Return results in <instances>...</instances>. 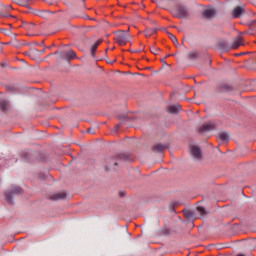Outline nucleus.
Segmentation results:
<instances>
[{
    "label": "nucleus",
    "mask_w": 256,
    "mask_h": 256,
    "mask_svg": "<svg viewBox=\"0 0 256 256\" xmlns=\"http://www.w3.org/2000/svg\"><path fill=\"white\" fill-rule=\"evenodd\" d=\"M75 57H77V54L73 50L60 52V59L69 60V59H75Z\"/></svg>",
    "instance_id": "nucleus-6"
},
{
    "label": "nucleus",
    "mask_w": 256,
    "mask_h": 256,
    "mask_svg": "<svg viewBox=\"0 0 256 256\" xmlns=\"http://www.w3.org/2000/svg\"><path fill=\"white\" fill-rule=\"evenodd\" d=\"M190 154L194 159H197L198 161L203 159V154L201 153V148H199V146L190 147Z\"/></svg>",
    "instance_id": "nucleus-4"
},
{
    "label": "nucleus",
    "mask_w": 256,
    "mask_h": 256,
    "mask_svg": "<svg viewBox=\"0 0 256 256\" xmlns=\"http://www.w3.org/2000/svg\"><path fill=\"white\" fill-rule=\"evenodd\" d=\"M7 102L5 100H0V109L2 111H7Z\"/></svg>",
    "instance_id": "nucleus-21"
},
{
    "label": "nucleus",
    "mask_w": 256,
    "mask_h": 256,
    "mask_svg": "<svg viewBox=\"0 0 256 256\" xmlns=\"http://www.w3.org/2000/svg\"><path fill=\"white\" fill-rule=\"evenodd\" d=\"M197 212L200 214V217H206V215H209V211H207L204 207L198 206L196 208Z\"/></svg>",
    "instance_id": "nucleus-16"
},
{
    "label": "nucleus",
    "mask_w": 256,
    "mask_h": 256,
    "mask_svg": "<svg viewBox=\"0 0 256 256\" xmlns=\"http://www.w3.org/2000/svg\"><path fill=\"white\" fill-rule=\"evenodd\" d=\"M184 217H186L188 221H193L197 219V217L195 216V212H193V210H184Z\"/></svg>",
    "instance_id": "nucleus-14"
},
{
    "label": "nucleus",
    "mask_w": 256,
    "mask_h": 256,
    "mask_svg": "<svg viewBox=\"0 0 256 256\" xmlns=\"http://www.w3.org/2000/svg\"><path fill=\"white\" fill-rule=\"evenodd\" d=\"M220 49H227V41H222L219 43Z\"/></svg>",
    "instance_id": "nucleus-26"
},
{
    "label": "nucleus",
    "mask_w": 256,
    "mask_h": 256,
    "mask_svg": "<svg viewBox=\"0 0 256 256\" xmlns=\"http://www.w3.org/2000/svg\"><path fill=\"white\" fill-rule=\"evenodd\" d=\"M155 33H157V28H147L144 31L145 37H151V35H155Z\"/></svg>",
    "instance_id": "nucleus-17"
},
{
    "label": "nucleus",
    "mask_w": 256,
    "mask_h": 256,
    "mask_svg": "<svg viewBox=\"0 0 256 256\" xmlns=\"http://www.w3.org/2000/svg\"><path fill=\"white\" fill-rule=\"evenodd\" d=\"M129 156L127 154H117L110 160V164H113L114 167H117V161H127Z\"/></svg>",
    "instance_id": "nucleus-5"
},
{
    "label": "nucleus",
    "mask_w": 256,
    "mask_h": 256,
    "mask_svg": "<svg viewBox=\"0 0 256 256\" xmlns=\"http://www.w3.org/2000/svg\"><path fill=\"white\" fill-rule=\"evenodd\" d=\"M26 55H28L30 59H37V57L41 55V52H39L37 49H31L30 51L26 52Z\"/></svg>",
    "instance_id": "nucleus-12"
},
{
    "label": "nucleus",
    "mask_w": 256,
    "mask_h": 256,
    "mask_svg": "<svg viewBox=\"0 0 256 256\" xmlns=\"http://www.w3.org/2000/svg\"><path fill=\"white\" fill-rule=\"evenodd\" d=\"M167 57H171V54L166 55V56H165V59H167Z\"/></svg>",
    "instance_id": "nucleus-33"
},
{
    "label": "nucleus",
    "mask_w": 256,
    "mask_h": 256,
    "mask_svg": "<svg viewBox=\"0 0 256 256\" xmlns=\"http://www.w3.org/2000/svg\"><path fill=\"white\" fill-rule=\"evenodd\" d=\"M122 119H124L125 121H127V116H123Z\"/></svg>",
    "instance_id": "nucleus-32"
},
{
    "label": "nucleus",
    "mask_w": 256,
    "mask_h": 256,
    "mask_svg": "<svg viewBox=\"0 0 256 256\" xmlns=\"http://www.w3.org/2000/svg\"><path fill=\"white\" fill-rule=\"evenodd\" d=\"M237 256H245L244 254H238Z\"/></svg>",
    "instance_id": "nucleus-36"
},
{
    "label": "nucleus",
    "mask_w": 256,
    "mask_h": 256,
    "mask_svg": "<svg viewBox=\"0 0 256 256\" xmlns=\"http://www.w3.org/2000/svg\"><path fill=\"white\" fill-rule=\"evenodd\" d=\"M119 127H121V124H118L114 127V131H119Z\"/></svg>",
    "instance_id": "nucleus-28"
},
{
    "label": "nucleus",
    "mask_w": 256,
    "mask_h": 256,
    "mask_svg": "<svg viewBox=\"0 0 256 256\" xmlns=\"http://www.w3.org/2000/svg\"><path fill=\"white\" fill-rule=\"evenodd\" d=\"M165 149H167V146H165V144H155L152 147V151H154V153H162V151H165Z\"/></svg>",
    "instance_id": "nucleus-13"
},
{
    "label": "nucleus",
    "mask_w": 256,
    "mask_h": 256,
    "mask_svg": "<svg viewBox=\"0 0 256 256\" xmlns=\"http://www.w3.org/2000/svg\"><path fill=\"white\" fill-rule=\"evenodd\" d=\"M169 113H179L181 111V106L179 104H175L168 107Z\"/></svg>",
    "instance_id": "nucleus-15"
},
{
    "label": "nucleus",
    "mask_w": 256,
    "mask_h": 256,
    "mask_svg": "<svg viewBox=\"0 0 256 256\" xmlns=\"http://www.w3.org/2000/svg\"><path fill=\"white\" fill-rule=\"evenodd\" d=\"M189 59L195 61V59H199V52L193 51L188 54Z\"/></svg>",
    "instance_id": "nucleus-18"
},
{
    "label": "nucleus",
    "mask_w": 256,
    "mask_h": 256,
    "mask_svg": "<svg viewBox=\"0 0 256 256\" xmlns=\"http://www.w3.org/2000/svg\"><path fill=\"white\" fill-rule=\"evenodd\" d=\"M216 14H217V12L215 11V9H206L203 12V16L206 19H213V17H215Z\"/></svg>",
    "instance_id": "nucleus-9"
},
{
    "label": "nucleus",
    "mask_w": 256,
    "mask_h": 256,
    "mask_svg": "<svg viewBox=\"0 0 256 256\" xmlns=\"http://www.w3.org/2000/svg\"><path fill=\"white\" fill-rule=\"evenodd\" d=\"M243 13H245V8L243 6H237L232 11V17L233 19H239Z\"/></svg>",
    "instance_id": "nucleus-7"
},
{
    "label": "nucleus",
    "mask_w": 256,
    "mask_h": 256,
    "mask_svg": "<svg viewBox=\"0 0 256 256\" xmlns=\"http://www.w3.org/2000/svg\"><path fill=\"white\" fill-rule=\"evenodd\" d=\"M46 3H48V5H53V2H55V0H45Z\"/></svg>",
    "instance_id": "nucleus-27"
},
{
    "label": "nucleus",
    "mask_w": 256,
    "mask_h": 256,
    "mask_svg": "<svg viewBox=\"0 0 256 256\" xmlns=\"http://www.w3.org/2000/svg\"><path fill=\"white\" fill-rule=\"evenodd\" d=\"M132 53H137V51L133 50Z\"/></svg>",
    "instance_id": "nucleus-37"
},
{
    "label": "nucleus",
    "mask_w": 256,
    "mask_h": 256,
    "mask_svg": "<svg viewBox=\"0 0 256 256\" xmlns=\"http://www.w3.org/2000/svg\"><path fill=\"white\" fill-rule=\"evenodd\" d=\"M114 41L118 45H127L129 43V29L118 30L114 33Z\"/></svg>",
    "instance_id": "nucleus-1"
},
{
    "label": "nucleus",
    "mask_w": 256,
    "mask_h": 256,
    "mask_svg": "<svg viewBox=\"0 0 256 256\" xmlns=\"http://www.w3.org/2000/svg\"><path fill=\"white\" fill-rule=\"evenodd\" d=\"M121 197H123V195H125V193H120Z\"/></svg>",
    "instance_id": "nucleus-35"
},
{
    "label": "nucleus",
    "mask_w": 256,
    "mask_h": 256,
    "mask_svg": "<svg viewBox=\"0 0 256 256\" xmlns=\"http://www.w3.org/2000/svg\"><path fill=\"white\" fill-rule=\"evenodd\" d=\"M215 129V125L211 122L203 124V126L200 128V133H203V131H213Z\"/></svg>",
    "instance_id": "nucleus-10"
},
{
    "label": "nucleus",
    "mask_w": 256,
    "mask_h": 256,
    "mask_svg": "<svg viewBox=\"0 0 256 256\" xmlns=\"http://www.w3.org/2000/svg\"><path fill=\"white\" fill-rule=\"evenodd\" d=\"M88 133H93V132L91 131V129H88Z\"/></svg>",
    "instance_id": "nucleus-34"
},
{
    "label": "nucleus",
    "mask_w": 256,
    "mask_h": 256,
    "mask_svg": "<svg viewBox=\"0 0 256 256\" xmlns=\"http://www.w3.org/2000/svg\"><path fill=\"white\" fill-rule=\"evenodd\" d=\"M241 45H243V39H241V37L238 36L233 40L231 49H239Z\"/></svg>",
    "instance_id": "nucleus-11"
},
{
    "label": "nucleus",
    "mask_w": 256,
    "mask_h": 256,
    "mask_svg": "<svg viewBox=\"0 0 256 256\" xmlns=\"http://www.w3.org/2000/svg\"><path fill=\"white\" fill-rule=\"evenodd\" d=\"M0 17H5V18H8V19H13L15 18V16L11 15V14H4V13H1L0 12Z\"/></svg>",
    "instance_id": "nucleus-25"
},
{
    "label": "nucleus",
    "mask_w": 256,
    "mask_h": 256,
    "mask_svg": "<svg viewBox=\"0 0 256 256\" xmlns=\"http://www.w3.org/2000/svg\"><path fill=\"white\" fill-rule=\"evenodd\" d=\"M67 193L65 192H57L50 195L51 201H61V199H66Z\"/></svg>",
    "instance_id": "nucleus-8"
},
{
    "label": "nucleus",
    "mask_w": 256,
    "mask_h": 256,
    "mask_svg": "<svg viewBox=\"0 0 256 256\" xmlns=\"http://www.w3.org/2000/svg\"><path fill=\"white\" fill-rule=\"evenodd\" d=\"M168 37H169V39H171V41L174 43V45H177V37H175V35L168 32Z\"/></svg>",
    "instance_id": "nucleus-22"
},
{
    "label": "nucleus",
    "mask_w": 256,
    "mask_h": 256,
    "mask_svg": "<svg viewBox=\"0 0 256 256\" xmlns=\"http://www.w3.org/2000/svg\"><path fill=\"white\" fill-rule=\"evenodd\" d=\"M20 193H23V190L19 186H13L12 190L10 192H7L5 194L6 201L10 204L13 203V195H18Z\"/></svg>",
    "instance_id": "nucleus-3"
},
{
    "label": "nucleus",
    "mask_w": 256,
    "mask_h": 256,
    "mask_svg": "<svg viewBox=\"0 0 256 256\" xmlns=\"http://www.w3.org/2000/svg\"><path fill=\"white\" fill-rule=\"evenodd\" d=\"M160 62H161V63H164L165 65L167 64V63L165 62V59H163V58L160 59Z\"/></svg>",
    "instance_id": "nucleus-30"
},
{
    "label": "nucleus",
    "mask_w": 256,
    "mask_h": 256,
    "mask_svg": "<svg viewBox=\"0 0 256 256\" xmlns=\"http://www.w3.org/2000/svg\"><path fill=\"white\" fill-rule=\"evenodd\" d=\"M39 53H40V55H41V53H45V49H43L42 51H39Z\"/></svg>",
    "instance_id": "nucleus-31"
},
{
    "label": "nucleus",
    "mask_w": 256,
    "mask_h": 256,
    "mask_svg": "<svg viewBox=\"0 0 256 256\" xmlns=\"http://www.w3.org/2000/svg\"><path fill=\"white\" fill-rule=\"evenodd\" d=\"M10 9H11V6H6V7H5V10H6V11H10Z\"/></svg>",
    "instance_id": "nucleus-29"
},
{
    "label": "nucleus",
    "mask_w": 256,
    "mask_h": 256,
    "mask_svg": "<svg viewBox=\"0 0 256 256\" xmlns=\"http://www.w3.org/2000/svg\"><path fill=\"white\" fill-rule=\"evenodd\" d=\"M218 137L221 141H229V134L227 132L220 133Z\"/></svg>",
    "instance_id": "nucleus-19"
},
{
    "label": "nucleus",
    "mask_w": 256,
    "mask_h": 256,
    "mask_svg": "<svg viewBox=\"0 0 256 256\" xmlns=\"http://www.w3.org/2000/svg\"><path fill=\"white\" fill-rule=\"evenodd\" d=\"M16 3H18V5H22L23 7H25V5L29 3V0H16Z\"/></svg>",
    "instance_id": "nucleus-23"
},
{
    "label": "nucleus",
    "mask_w": 256,
    "mask_h": 256,
    "mask_svg": "<svg viewBox=\"0 0 256 256\" xmlns=\"http://www.w3.org/2000/svg\"><path fill=\"white\" fill-rule=\"evenodd\" d=\"M172 15L178 19H187L189 17V12L187 11V7L180 5L172 10Z\"/></svg>",
    "instance_id": "nucleus-2"
},
{
    "label": "nucleus",
    "mask_w": 256,
    "mask_h": 256,
    "mask_svg": "<svg viewBox=\"0 0 256 256\" xmlns=\"http://www.w3.org/2000/svg\"><path fill=\"white\" fill-rule=\"evenodd\" d=\"M101 45V40H98L92 47H91V55H95V51H97V47Z\"/></svg>",
    "instance_id": "nucleus-20"
},
{
    "label": "nucleus",
    "mask_w": 256,
    "mask_h": 256,
    "mask_svg": "<svg viewBox=\"0 0 256 256\" xmlns=\"http://www.w3.org/2000/svg\"><path fill=\"white\" fill-rule=\"evenodd\" d=\"M150 52L153 53V55H157V53H159V48H156L155 46H152L150 48Z\"/></svg>",
    "instance_id": "nucleus-24"
},
{
    "label": "nucleus",
    "mask_w": 256,
    "mask_h": 256,
    "mask_svg": "<svg viewBox=\"0 0 256 256\" xmlns=\"http://www.w3.org/2000/svg\"><path fill=\"white\" fill-rule=\"evenodd\" d=\"M57 54H59V52H55V53H54V55H57Z\"/></svg>",
    "instance_id": "nucleus-39"
},
{
    "label": "nucleus",
    "mask_w": 256,
    "mask_h": 256,
    "mask_svg": "<svg viewBox=\"0 0 256 256\" xmlns=\"http://www.w3.org/2000/svg\"><path fill=\"white\" fill-rule=\"evenodd\" d=\"M132 53H137V51L133 50Z\"/></svg>",
    "instance_id": "nucleus-38"
}]
</instances>
